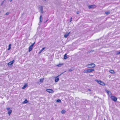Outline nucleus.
<instances>
[{
  "instance_id": "aec40b11",
  "label": "nucleus",
  "mask_w": 120,
  "mask_h": 120,
  "mask_svg": "<svg viewBox=\"0 0 120 120\" xmlns=\"http://www.w3.org/2000/svg\"><path fill=\"white\" fill-rule=\"evenodd\" d=\"M11 44H9V47L8 48V50H10L11 49Z\"/></svg>"
},
{
  "instance_id": "423d86ee",
  "label": "nucleus",
  "mask_w": 120,
  "mask_h": 120,
  "mask_svg": "<svg viewBox=\"0 0 120 120\" xmlns=\"http://www.w3.org/2000/svg\"><path fill=\"white\" fill-rule=\"evenodd\" d=\"M7 109L8 111V113L9 114V116H10V114L11 113L12 111L10 109V108H7Z\"/></svg>"
},
{
  "instance_id": "bb28decb",
  "label": "nucleus",
  "mask_w": 120,
  "mask_h": 120,
  "mask_svg": "<svg viewBox=\"0 0 120 120\" xmlns=\"http://www.w3.org/2000/svg\"><path fill=\"white\" fill-rule=\"evenodd\" d=\"M73 69H69L68 70V71H73Z\"/></svg>"
},
{
  "instance_id": "39448f33",
  "label": "nucleus",
  "mask_w": 120,
  "mask_h": 120,
  "mask_svg": "<svg viewBox=\"0 0 120 120\" xmlns=\"http://www.w3.org/2000/svg\"><path fill=\"white\" fill-rule=\"evenodd\" d=\"M46 91L47 92L50 93H52L54 92L52 90L50 89H47Z\"/></svg>"
},
{
  "instance_id": "f257e3e1",
  "label": "nucleus",
  "mask_w": 120,
  "mask_h": 120,
  "mask_svg": "<svg viewBox=\"0 0 120 120\" xmlns=\"http://www.w3.org/2000/svg\"><path fill=\"white\" fill-rule=\"evenodd\" d=\"M95 81L97 82L99 84L101 85L105 86V83L104 82L101 80H96Z\"/></svg>"
},
{
  "instance_id": "dca6fc26",
  "label": "nucleus",
  "mask_w": 120,
  "mask_h": 120,
  "mask_svg": "<svg viewBox=\"0 0 120 120\" xmlns=\"http://www.w3.org/2000/svg\"><path fill=\"white\" fill-rule=\"evenodd\" d=\"M63 64H57L56 65V66L58 67H60Z\"/></svg>"
},
{
  "instance_id": "4be33fe9",
  "label": "nucleus",
  "mask_w": 120,
  "mask_h": 120,
  "mask_svg": "<svg viewBox=\"0 0 120 120\" xmlns=\"http://www.w3.org/2000/svg\"><path fill=\"white\" fill-rule=\"evenodd\" d=\"M66 112V111L64 110H63L61 111V113L62 114Z\"/></svg>"
},
{
  "instance_id": "f8f14e48",
  "label": "nucleus",
  "mask_w": 120,
  "mask_h": 120,
  "mask_svg": "<svg viewBox=\"0 0 120 120\" xmlns=\"http://www.w3.org/2000/svg\"><path fill=\"white\" fill-rule=\"evenodd\" d=\"M106 92L107 93V94L109 95V96H110L109 94L111 96L112 95V93H111V92H110L109 91H107Z\"/></svg>"
},
{
  "instance_id": "cd10ccee",
  "label": "nucleus",
  "mask_w": 120,
  "mask_h": 120,
  "mask_svg": "<svg viewBox=\"0 0 120 120\" xmlns=\"http://www.w3.org/2000/svg\"><path fill=\"white\" fill-rule=\"evenodd\" d=\"M9 14V12H7V13H6V14H5V15H8Z\"/></svg>"
},
{
  "instance_id": "2eb2a0df",
  "label": "nucleus",
  "mask_w": 120,
  "mask_h": 120,
  "mask_svg": "<svg viewBox=\"0 0 120 120\" xmlns=\"http://www.w3.org/2000/svg\"><path fill=\"white\" fill-rule=\"evenodd\" d=\"M28 102L27 100V99H25V100L22 102V103L23 104L26 103Z\"/></svg>"
},
{
  "instance_id": "7ed1b4c3",
  "label": "nucleus",
  "mask_w": 120,
  "mask_h": 120,
  "mask_svg": "<svg viewBox=\"0 0 120 120\" xmlns=\"http://www.w3.org/2000/svg\"><path fill=\"white\" fill-rule=\"evenodd\" d=\"M88 66H89L88 67V68H92L95 67V65L94 63H92L90 64H89L87 65Z\"/></svg>"
},
{
  "instance_id": "f03ea898",
  "label": "nucleus",
  "mask_w": 120,
  "mask_h": 120,
  "mask_svg": "<svg viewBox=\"0 0 120 120\" xmlns=\"http://www.w3.org/2000/svg\"><path fill=\"white\" fill-rule=\"evenodd\" d=\"M94 71V69H88L84 70L83 71L84 73H90Z\"/></svg>"
},
{
  "instance_id": "412c9836",
  "label": "nucleus",
  "mask_w": 120,
  "mask_h": 120,
  "mask_svg": "<svg viewBox=\"0 0 120 120\" xmlns=\"http://www.w3.org/2000/svg\"><path fill=\"white\" fill-rule=\"evenodd\" d=\"M44 79V78H42L40 79V82H43Z\"/></svg>"
},
{
  "instance_id": "7c9ffc66",
  "label": "nucleus",
  "mask_w": 120,
  "mask_h": 120,
  "mask_svg": "<svg viewBox=\"0 0 120 120\" xmlns=\"http://www.w3.org/2000/svg\"><path fill=\"white\" fill-rule=\"evenodd\" d=\"M117 54H120V51L118 53H117Z\"/></svg>"
},
{
  "instance_id": "72a5a7b5",
  "label": "nucleus",
  "mask_w": 120,
  "mask_h": 120,
  "mask_svg": "<svg viewBox=\"0 0 120 120\" xmlns=\"http://www.w3.org/2000/svg\"><path fill=\"white\" fill-rule=\"evenodd\" d=\"M104 120H106L105 119H104Z\"/></svg>"
},
{
  "instance_id": "9d476101",
  "label": "nucleus",
  "mask_w": 120,
  "mask_h": 120,
  "mask_svg": "<svg viewBox=\"0 0 120 120\" xmlns=\"http://www.w3.org/2000/svg\"><path fill=\"white\" fill-rule=\"evenodd\" d=\"M28 86L27 84L25 83L24 85V86L22 87V89H24L26 87Z\"/></svg>"
},
{
  "instance_id": "1a4fd4ad",
  "label": "nucleus",
  "mask_w": 120,
  "mask_h": 120,
  "mask_svg": "<svg viewBox=\"0 0 120 120\" xmlns=\"http://www.w3.org/2000/svg\"><path fill=\"white\" fill-rule=\"evenodd\" d=\"M60 75H59L55 77V82H58L59 80V78L58 77Z\"/></svg>"
},
{
  "instance_id": "a878e982",
  "label": "nucleus",
  "mask_w": 120,
  "mask_h": 120,
  "mask_svg": "<svg viewBox=\"0 0 120 120\" xmlns=\"http://www.w3.org/2000/svg\"><path fill=\"white\" fill-rule=\"evenodd\" d=\"M35 44V42H34V43H32L31 45L30 46H31L32 47L34 45V44Z\"/></svg>"
},
{
  "instance_id": "20e7f679",
  "label": "nucleus",
  "mask_w": 120,
  "mask_h": 120,
  "mask_svg": "<svg viewBox=\"0 0 120 120\" xmlns=\"http://www.w3.org/2000/svg\"><path fill=\"white\" fill-rule=\"evenodd\" d=\"M114 101L116 102L117 100V98L115 96L111 95L110 97Z\"/></svg>"
},
{
  "instance_id": "4468645a",
  "label": "nucleus",
  "mask_w": 120,
  "mask_h": 120,
  "mask_svg": "<svg viewBox=\"0 0 120 120\" xmlns=\"http://www.w3.org/2000/svg\"><path fill=\"white\" fill-rule=\"evenodd\" d=\"M112 74H114L115 72L113 70H111L109 71Z\"/></svg>"
},
{
  "instance_id": "393cba45",
  "label": "nucleus",
  "mask_w": 120,
  "mask_h": 120,
  "mask_svg": "<svg viewBox=\"0 0 120 120\" xmlns=\"http://www.w3.org/2000/svg\"><path fill=\"white\" fill-rule=\"evenodd\" d=\"M42 16L41 15L40 17V21L41 22L42 20Z\"/></svg>"
},
{
  "instance_id": "c85d7f7f",
  "label": "nucleus",
  "mask_w": 120,
  "mask_h": 120,
  "mask_svg": "<svg viewBox=\"0 0 120 120\" xmlns=\"http://www.w3.org/2000/svg\"><path fill=\"white\" fill-rule=\"evenodd\" d=\"M72 17L70 19V22H71V21H72Z\"/></svg>"
},
{
  "instance_id": "473e14b6",
  "label": "nucleus",
  "mask_w": 120,
  "mask_h": 120,
  "mask_svg": "<svg viewBox=\"0 0 120 120\" xmlns=\"http://www.w3.org/2000/svg\"><path fill=\"white\" fill-rule=\"evenodd\" d=\"M89 90V91H91V90H90V89H89V90Z\"/></svg>"
},
{
  "instance_id": "0eeeda50",
  "label": "nucleus",
  "mask_w": 120,
  "mask_h": 120,
  "mask_svg": "<svg viewBox=\"0 0 120 120\" xmlns=\"http://www.w3.org/2000/svg\"><path fill=\"white\" fill-rule=\"evenodd\" d=\"M14 62L15 60H13L12 61L9 62L8 64V66H12V64Z\"/></svg>"
},
{
  "instance_id": "ddd939ff",
  "label": "nucleus",
  "mask_w": 120,
  "mask_h": 120,
  "mask_svg": "<svg viewBox=\"0 0 120 120\" xmlns=\"http://www.w3.org/2000/svg\"><path fill=\"white\" fill-rule=\"evenodd\" d=\"M33 47L32 46H30L29 47V52H30V51H31L32 49H33Z\"/></svg>"
},
{
  "instance_id": "2f4dec72",
  "label": "nucleus",
  "mask_w": 120,
  "mask_h": 120,
  "mask_svg": "<svg viewBox=\"0 0 120 120\" xmlns=\"http://www.w3.org/2000/svg\"><path fill=\"white\" fill-rule=\"evenodd\" d=\"M12 0H10V2H11L12 1Z\"/></svg>"
},
{
  "instance_id": "6e6552de",
  "label": "nucleus",
  "mask_w": 120,
  "mask_h": 120,
  "mask_svg": "<svg viewBox=\"0 0 120 120\" xmlns=\"http://www.w3.org/2000/svg\"><path fill=\"white\" fill-rule=\"evenodd\" d=\"M96 6L94 5H90L88 6V8L89 9H90L91 8H94L96 7Z\"/></svg>"
},
{
  "instance_id": "5701e85b",
  "label": "nucleus",
  "mask_w": 120,
  "mask_h": 120,
  "mask_svg": "<svg viewBox=\"0 0 120 120\" xmlns=\"http://www.w3.org/2000/svg\"><path fill=\"white\" fill-rule=\"evenodd\" d=\"M105 13L107 15H108L110 13V12L109 11H107L105 12Z\"/></svg>"
},
{
  "instance_id": "c756f323",
  "label": "nucleus",
  "mask_w": 120,
  "mask_h": 120,
  "mask_svg": "<svg viewBox=\"0 0 120 120\" xmlns=\"http://www.w3.org/2000/svg\"><path fill=\"white\" fill-rule=\"evenodd\" d=\"M79 13V11H78L77 12V14H78Z\"/></svg>"
},
{
  "instance_id": "f3484780",
  "label": "nucleus",
  "mask_w": 120,
  "mask_h": 120,
  "mask_svg": "<svg viewBox=\"0 0 120 120\" xmlns=\"http://www.w3.org/2000/svg\"><path fill=\"white\" fill-rule=\"evenodd\" d=\"M45 47L43 48L39 52V53L40 54L42 52V51L45 49Z\"/></svg>"
},
{
  "instance_id": "a211bd4d",
  "label": "nucleus",
  "mask_w": 120,
  "mask_h": 120,
  "mask_svg": "<svg viewBox=\"0 0 120 120\" xmlns=\"http://www.w3.org/2000/svg\"><path fill=\"white\" fill-rule=\"evenodd\" d=\"M67 53H66L64 55V59H66L68 57L67 56Z\"/></svg>"
},
{
  "instance_id": "9b49d317",
  "label": "nucleus",
  "mask_w": 120,
  "mask_h": 120,
  "mask_svg": "<svg viewBox=\"0 0 120 120\" xmlns=\"http://www.w3.org/2000/svg\"><path fill=\"white\" fill-rule=\"evenodd\" d=\"M70 32L67 34H65L64 35V37L65 38H67L69 36V34L70 33Z\"/></svg>"
},
{
  "instance_id": "b1692460",
  "label": "nucleus",
  "mask_w": 120,
  "mask_h": 120,
  "mask_svg": "<svg viewBox=\"0 0 120 120\" xmlns=\"http://www.w3.org/2000/svg\"><path fill=\"white\" fill-rule=\"evenodd\" d=\"M56 101L58 102L61 103V100L60 99H58L56 100Z\"/></svg>"
},
{
  "instance_id": "6ab92c4d",
  "label": "nucleus",
  "mask_w": 120,
  "mask_h": 120,
  "mask_svg": "<svg viewBox=\"0 0 120 120\" xmlns=\"http://www.w3.org/2000/svg\"><path fill=\"white\" fill-rule=\"evenodd\" d=\"M41 11L42 13H43V7L42 6H41Z\"/></svg>"
}]
</instances>
